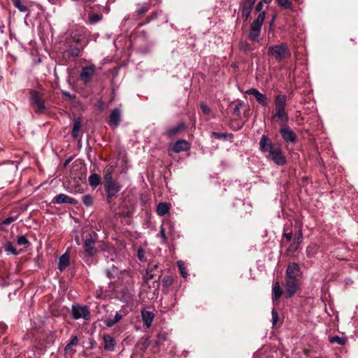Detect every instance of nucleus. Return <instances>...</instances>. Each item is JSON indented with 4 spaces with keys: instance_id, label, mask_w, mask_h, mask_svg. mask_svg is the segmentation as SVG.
Masks as SVG:
<instances>
[{
    "instance_id": "obj_45",
    "label": "nucleus",
    "mask_w": 358,
    "mask_h": 358,
    "mask_svg": "<svg viewBox=\"0 0 358 358\" xmlns=\"http://www.w3.org/2000/svg\"><path fill=\"white\" fill-rule=\"evenodd\" d=\"M17 243L19 245H24L29 243L28 239L27 238L26 236L22 235L17 237Z\"/></svg>"
},
{
    "instance_id": "obj_39",
    "label": "nucleus",
    "mask_w": 358,
    "mask_h": 358,
    "mask_svg": "<svg viewBox=\"0 0 358 358\" xmlns=\"http://www.w3.org/2000/svg\"><path fill=\"white\" fill-rule=\"evenodd\" d=\"M67 52L70 56L76 57L79 55L80 50L77 47L70 46Z\"/></svg>"
},
{
    "instance_id": "obj_7",
    "label": "nucleus",
    "mask_w": 358,
    "mask_h": 358,
    "mask_svg": "<svg viewBox=\"0 0 358 358\" xmlns=\"http://www.w3.org/2000/svg\"><path fill=\"white\" fill-rule=\"evenodd\" d=\"M30 103L38 112H42L45 108L44 100L36 91H32L31 92Z\"/></svg>"
},
{
    "instance_id": "obj_10",
    "label": "nucleus",
    "mask_w": 358,
    "mask_h": 358,
    "mask_svg": "<svg viewBox=\"0 0 358 358\" xmlns=\"http://www.w3.org/2000/svg\"><path fill=\"white\" fill-rule=\"evenodd\" d=\"M285 289L287 297L291 298L296 292L299 288V280H285Z\"/></svg>"
},
{
    "instance_id": "obj_9",
    "label": "nucleus",
    "mask_w": 358,
    "mask_h": 358,
    "mask_svg": "<svg viewBox=\"0 0 358 358\" xmlns=\"http://www.w3.org/2000/svg\"><path fill=\"white\" fill-rule=\"evenodd\" d=\"M266 157L278 166H284L287 162L286 157L282 152L281 147H279L270 155H266Z\"/></svg>"
},
{
    "instance_id": "obj_36",
    "label": "nucleus",
    "mask_w": 358,
    "mask_h": 358,
    "mask_svg": "<svg viewBox=\"0 0 358 358\" xmlns=\"http://www.w3.org/2000/svg\"><path fill=\"white\" fill-rule=\"evenodd\" d=\"M83 203L86 206H91L93 204L94 199L93 197L90 194H85L82 196Z\"/></svg>"
},
{
    "instance_id": "obj_25",
    "label": "nucleus",
    "mask_w": 358,
    "mask_h": 358,
    "mask_svg": "<svg viewBox=\"0 0 358 358\" xmlns=\"http://www.w3.org/2000/svg\"><path fill=\"white\" fill-rule=\"evenodd\" d=\"M169 210V206L166 203H159L157 207V213L159 215L163 216Z\"/></svg>"
},
{
    "instance_id": "obj_35",
    "label": "nucleus",
    "mask_w": 358,
    "mask_h": 358,
    "mask_svg": "<svg viewBox=\"0 0 358 358\" xmlns=\"http://www.w3.org/2000/svg\"><path fill=\"white\" fill-rule=\"evenodd\" d=\"M14 6L21 12H26L28 8L26 6L22 3L21 0H12Z\"/></svg>"
},
{
    "instance_id": "obj_1",
    "label": "nucleus",
    "mask_w": 358,
    "mask_h": 358,
    "mask_svg": "<svg viewBox=\"0 0 358 358\" xmlns=\"http://www.w3.org/2000/svg\"><path fill=\"white\" fill-rule=\"evenodd\" d=\"M287 96L284 94H277L275 96V113L273 116V119L277 121L280 120L282 123L288 121V114L285 112V106Z\"/></svg>"
},
{
    "instance_id": "obj_8",
    "label": "nucleus",
    "mask_w": 358,
    "mask_h": 358,
    "mask_svg": "<svg viewBox=\"0 0 358 358\" xmlns=\"http://www.w3.org/2000/svg\"><path fill=\"white\" fill-rule=\"evenodd\" d=\"M280 133L287 143H295L296 142L297 136L289 127L284 125L280 129Z\"/></svg>"
},
{
    "instance_id": "obj_21",
    "label": "nucleus",
    "mask_w": 358,
    "mask_h": 358,
    "mask_svg": "<svg viewBox=\"0 0 358 358\" xmlns=\"http://www.w3.org/2000/svg\"><path fill=\"white\" fill-rule=\"evenodd\" d=\"M94 243L95 241L92 238L91 236L85 241L84 245L85 250L90 255H92L95 253Z\"/></svg>"
},
{
    "instance_id": "obj_30",
    "label": "nucleus",
    "mask_w": 358,
    "mask_h": 358,
    "mask_svg": "<svg viewBox=\"0 0 358 358\" xmlns=\"http://www.w3.org/2000/svg\"><path fill=\"white\" fill-rule=\"evenodd\" d=\"M211 136L215 138H217V139H222V140H226V139H227V138H233V135L231 134L220 133V132H215V131L212 132Z\"/></svg>"
},
{
    "instance_id": "obj_29",
    "label": "nucleus",
    "mask_w": 358,
    "mask_h": 358,
    "mask_svg": "<svg viewBox=\"0 0 358 358\" xmlns=\"http://www.w3.org/2000/svg\"><path fill=\"white\" fill-rule=\"evenodd\" d=\"M239 47L240 50L244 52H250L255 50L254 46L247 41H241Z\"/></svg>"
},
{
    "instance_id": "obj_27",
    "label": "nucleus",
    "mask_w": 358,
    "mask_h": 358,
    "mask_svg": "<svg viewBox=\"0 0 358 358\" xmlns=\"http://www.w3.org/2000/svg\"><path fill=\"white\" fill-rule=\"evenodd\" d=\"M306 255L308 258L314 257L318 252V246L313 244L306 248Z\"/></svg>"
},
{
    "instance_id": "obj_5",
    "label": "nucleus",
    "mask_w": 358,
    "mask_h": 358,
    "mask_svg": "<svg viewBox=\"0 0 358 358\" xmlns=\"http://www.w3.org/2000/svg\"><path fill=\"white\" fill-rule=\"evenodd\" d=\"M71 317L74 320L84 319L89 320L90 319V313L87 306H81L79 305L73 306L71 310Z\"/></svg>"
},
{
    "instance_id": "obj_46",
    "label": "nucleus",
    "mask_w": 358,
    "mask_h": 358,
    "mask_svg": "<svg viewBox=\"0 0 358 358\" xmlns=\"http://www.w3.org/2000/svg\"><path fill=\"white\" fill-rule=\"evenodd\" d=\"M158 236H160L162 239V243H166L167 241V238L166 236L165 229L164 228L163 225L160 227V231L158 234Z\"/></svg>"
},
{
    "instance_id": "obj_44",
    "label": "nucleus",
    "mask_w": 358,
    "mask_h": 358,
    "mask_svg": "<svg viewBox=\"0 0 358 358\" xmlns=\"http://www.w3.org/2000/svg\"><path fill=\"white\" fill-rule=\"evenodd\" d=\"M271 315H272V324H273V327H274L276 325L277 322H278L279 315H278V312L275 309L272 310Z\"/></svg>"
},
{
    "instance_id": "obj_33",
    "label": "nucleus",
    "mask_w": 358,
    "mask_h": 358,
    "mask_svg": "<svg viewBox=\"0 0 358 358\" xmlns=\"http://www.w3.org/2000/svg\"><path fill=\"white\" fill-rule=\"evenodd\" d=\"M279 6L284 9H291L292 3L289 0H275Z\"/></svg>"
},
{
    "instance_id": "obj_13",
    "label": "nucleus",
    "mask_w": 358,
    "mask_h": 358,
    "mask_svg": "<svg viewBox=\"0 0 358 358\" xmlns=\"http://www.w3.org/2000/svg\"><path fill=\"white\" fill-rule=\"evenodd\" d=\"M300 268L297 264H289L286 271V279L288 280H298L299 276Z\"/></svg>"
},
{
    "instance_id": "obj_50",
    "label": "nucleus",
    "mask_w": 358,
    "mask_h": 358,
    "mask_svg": "<svg viewBox=\"0 0 358 358\" xmlns=\"http://www.w3.org/2000/svg\"><path fill=\"white\" fill-rule=\"evenodd\" d=\"M153 278V275L150 273L148 270L146 271L145 275L144 276V279L145 282H148L149 280Z\"/></svg>"
},
{
    "instance_id": "obj_4",
    "label": "nucleus",
    "mask_w": 358,
    "mask_h": 358,
    "mask_svg": "<svg viewBox=\"0 0 358 358\" xmlns=\"http://www.w3.org/2000/svg\"><path fill=\"white\" fill-rule=\"evenodd\" d=\"M279 147H280V145L273 144L267 136H262L259 141V149L263 153L266 154V155H270Z\"/></svg>"
},
{
    "instance_id": "obj_51",
    "label": "nucleus",
    "mask_w": 358,
    "mask_h": 358,
    "mask_svg": "<svg viewBox=\"0 0 358 358\" xmlns=\"http://www.w3.org/2000/svg\"><path fill=\"white\" fill-rule=\"evenodd\" d=\"M139 259L143 260L144 258V251L142 248H139L137 252Z\"/></svg>"
},
{
    "instance_id": "obj_17",
    "label": "nucleus",
    "mask_w": 358,
    "mask_h": 358,
    "mask_svg": "<svg viewBox=\"0 0 358 358\" xmlns=\"http://www.w3.org/2000/svg\"><path fill=\"white\" fill-rule=\"evenodd\" d=\"M189 148V143L183 139L178 140L172 145V150L176 153H179L182 151H187Z\"/></svg>"
},
{
    "instance_id": "obj_26",
    "label": "nucleus",
    "mask_w": 358,
    "mask_h": 358,
    "mask_svg": "<svg viewBox=\"0 0 358 358\" xmlns=\"http://www.w3.org/2000/svg\"><path fill=\"white\" fill-rule=\"evenodd\" d=\"M80 127H81L80 120L79 118H78L74 121L73 129L71 131V135L73 138H78L80 130Z\"/></svg>"
},
{
    "instance_id": "obj_43",
    "label": "nucleus",
    "mask_w": 358,
    "mask_h": 358,
    "mask_svg": "<svg viewBox=\"0 0 358 358\" xmlns=\"http://www.w3.org/2000/svg\"><path fill=\"white\" fill-rule=\"evenodd\" d=\"M120 272V270L117 266L113 265L111 270L108 271V276L117 275Z\"/></svg>"
},
{
    "instance_id": "obj_15",
    "label": "nucleus",
    "mask_w": 358,
    "mask_h": 358,
    "mask_svg": "<svg viewBox=\"0 0 358 358\" xmlns=\"http://www.w3.org/2000/svg\"><path fill=\"white\" fill-rule=\"evenodd\" d=\"M53 202L57 204L62 203H69V204H76L77 201L64 194H59L56 195L53 199Z\"/></svg>"
},
{
    "instance_id": "obj_18",
    "label": "nucleus",
    "mask_w": 358,
    "mask_h": 358,
    "mask_svg": "<svg viewBox=\"0 0 358 358\" xmlns=\"http://www.w3.org/2000/svg\"><path fill=\"white\" fill-rule=\"evenodd\" d=\"M120 120L121 111L118 108H115L110 115L109 124L113 127H117L120 124Z\"/></svg>"
},
{
    "instance_id": "obj_34",
    "label": "nucleus",
    "mask_w": 358,
    "mask_h": 358,
    "mask_svg": "<svg viewBox=\"0 0 358 358\" xmlns=\"http://www.w3.org/2000/svg\"><path fill=\"white\" fill-rule=\"evenodd\" d=\"M149 8H150V3H148L139 4L136 12H137L138 15L141 16V15H143V14H145L148 10Z\"/></svg>"
},
{
    "instance_id": "obj_42",
    "label": "nucleus",
    "mask_w": 358,
    "mask_h": 358,
    "mask_svg": "<svg viewBox=\"0 0 358 358\" xmlns=\"http://www.w3.org/2000/svg\"><path fill=\"white\" fill-rule=\"evenodd\" d=\"M5 251L8 253L16 255V249L13 247L11 243H7L5 245Z\"/></svg>"
},
{
    "instance_id": "obj_37",
    "label": "nucleus",
    "mask_w": 358,
    "mask_h": 358,
    "mask_svg": "<svg viewBox=\"0 0 358 358\" xmlns=\"http://www.w3.org/2000/svg\"><path fill=\"white\" fill-rule=\"evenodd\" d=\"M78 343V338L77 336H72L71 341L65 346V351L69 350L73 345H77Z\"/></svg>"
},
{
    "instance_id": "obj_16",
    "label": "nucleus",
    "mask_w": 358,
    "mask_h": 358,
    "mask_svg": "<svg viewBox=\"0 0 358 358\" xmlns=\"http://www.w3.org/2000/svg\"><path fill=\"white\" fill-rule=\"evenodd\" d=\"M103 339L104 342V350L106 351L113 352L117 344L115 338L109 334H104Z\"/></svg>"
},
{
    "instance_id": "obj_23",
    "label": "nucleus",
    "mask_w": 358,
    "mask_h": 358,
    "mask_svg": "<svg viewBox=\"0 0 358 358\" xmlns=\"http://www.w3.org/2000/svg\"><path fill=\"white\" fill-rule=\"evenodd\" d=\"M69 264V257L66 252L63 254L59 259L58 269L60 271H64Z\"/></svg>"
},
{
    "instance_id": "obj_32",
    "label": "nucleus",
    "mask_w": 358,
    "mask_h": 358,
    "mask_svg": "<svg viewBox=\"0 0 358 358\" xmlns=\"http://www.w3.org/2000/svg\"><path fill=\"white\" fill-rule=\"evenodd\" d=\"M329 342L331 343H338L341 345H343L345 344L346 338L343 337H340L338 336H334L329 338Z\"/></svg>"
},
{
    "instance_id": "obj_20",
    "label": "nucleus",
    "mask_w": 358,
    "mask_h": 358,
    "mask_svg": "<svg viewBox=\"0 0 358 358\" xmlns=\"http://www.w3.org/2000/svg\"><path fill=\"white\" fill-rule=\"evenodd\" d=\"M185 128V124L184 122H180L178 124L169 128L166 129L165 134L169 137L171 138L173 136H176L178 134L180 131H181Z\"/></svg>"
},
{
    "instance_id": "obj_38",
    "label": "nucleus",
    "mask_w": 358,
    "mask_h": 358,
    "mask_svg": "<svg viewBox=\"0 0 358 358\" xmlns=\"http://www.w3.org/2000/svg\"><path fill=\"white\" fill-rule=\"evenodd\" d=\"M178 267L180 270V274L183 278L187 276V273L185 271V264L182 261L180 260L177 262Z\"/></svg>"
},
{
    "instance_id": "obj_11",
    "label": "nucleus",
    "mask_w": 358,
    "mask_h": 358,
    "mask_svg": "<svg viewBox=\"0 0 358 358\" xmlns=\"http://www.w3.org/2000/svg\"><path fill=\"white\" fill-rule=\"evenodd\" d=\"M104 187L107 194V197L110 199L115 196L121 189V186L116 180L105 184Z\"/></svg>"
},
{
    "instance_id": "obj_56",
    "label": "nucleus",
    "mask_w": 358,
    "mask_h": 358,
    "mask_svg": "<svg viewBox=\"0 0 358 358\" xmlns=\"http://www.w3.org/2000/svg\"><path fill=\"white\" fill-rule=\"evenodd\" d=\"M97 358H101V357H97Z\"/></svg>"
},
{
    "instance_id": "obj_24",
    "label": "nucleus",
    "mask_w": 358,
    "mask_h": 358,
    "mask_svg": "<svg viewBox=\"0 0 358 358\" xmlns=\"http://www.w3.org/2000/svg\"><path fill=\"white\" fill-rule=\"evenodd\" d=\"M122 318V315L120 314L118 312H117L113 318L106 319V320L104 321V323L106 327H111L114 326L117 322H118Z\"/></svg>"
},
{
    "instance_id": "obj_31",
    "label": "nucleus",
    "mask_w": 358,
    "mask_h": 358,
    "mask_svg": "<svg viewBox=\"0 0 358 358\" xmlns=\"http://www.w3.org/2000/svg\"><path fill=\"white\" fill-rule=\"evenodd\" d=\"M90 186L96 187L100 183V176L96 173H92L89 177Z\"/></svg>"
},
{
    "instance_id": "obj_6",
    "label": "nucleus",
    "mask_w": 358,
    "mask_h": 358,
    "mask_svg": "<svg viewBox=\"0 0 358 358\" xmlns=\"http://www.w3.org/2000/svg\"><path fill=\"white\" fill-rule=\"evenodd\" d=\"M255 2L256 0H241L239 8L243 21L248 20Z\"/></svg>"
},
{
    "instance_id": "obj_40",
    "label": "nucleus",
    "mask_w": 358,
    "mask_h": 358,
    "mask_svg": "<svg viewBox=\"0 0 358 358\" xmlns=\"http://www.w3.org/2000/svg\"><path fill=\"white\" fill-rule=\"evenodd\" d=\"M101 16L99 14L91 13L89 15V22L90 24H94L101 20Z\"/></svg>"
},
{
    "instance_id": "obj_41",
    "label": "nucleus",
    "mask_w": 358,
    "mask_h": 358,
    "mask_svg": "<svg viewBox=\"0 0 358 358\" xmlns=\"http://www.w3.org/2000/svg\"><path fill=\"white\" fill-rule=\"evenodd\" d=\"M17 218H18V215H10V216L6 217V219H4L2 221V224H5V225H8V224H11L12 222H13L14 221H15Z\"/></svg>"
},
{
    "instance_id": "obj_14",
    "label": "nucleus",
    "mask_w": 358,
    "mask_h": 358,
    "mask_svg": "<svg viewBox=\"0 0 358 358\" xmlns=\"http://www.w3.org/2000/svg\"><path fill=\"white\" fill-rule=\"evenodd\" d=\"M94 74V68L92 66H84L80 75V80L85 83H88Z\"/></svg>"
},
{
    "instance_id": "obj_47",
    "label": "nucleus",
    "mask_w": 358,
    "mask_h": 358,
    "mask_svg": "<svg viewBox=\"0 0 358 358\" xmlns=\"http://www.w3.org/2000/svg\"><path fill=\"white\" fill-rule=\"evenodd\" d=\"M242 106H243V104L241 102H239L235 105L234 110H233V113L234 115H236V116L240 115V110L242 108Z\"/></svg>"
},
{
    "instance_id": "obj_12",
    "label": "nucleus",
    "mask_w": 358,
    "mask_h": 358,
    "mask_svg": "<svg viewBox=\"0 0 358 358\" xmlns=\"http://www.w3.org/2000/svg\"><path fill=\"white\" fill-rule=\"evenodd\" d=\"M246 94L253 95L257 101L262 105L263 106H266L268 103V99L266 96L262 93H261L256 88H251L246 91Z\"/></svg>"
},
{
    "instance_id": "obj_2",
    "label": "nucleus",
    "mask_w": 358,
    "mask_h": 358,
    "mask_svg": "<svg viewBox=\"0 0 358 358\" xmlns=\"http://www.w3.org/2000/svg\"><path fill=\"white\" fill-rule=\"evenodd\" d=\"M268 55L273 57L277 61L280 62L291 55L290 50L287 43H282L278 45H271L268 48Z\"/></svg>"
},
{
    "instance_id": "obj_49",
    "label": "nucleus",
    "mask_w": 358,
    "mask_h": 358,
    "mask_svg": "<svg viewBox=\"0 0 358 358\" xmlns=\"http://www.w3.org/2000/svg\"><path fill=\"white\" fill-rule=\"evenodd\" d=\"M296 238L298 241V244H300L303 239V233L301 229H299L297 234H296Z\"/></svg>"
},
{
    "instance_id": "obj_53",
    "label": "nucleus",
    "mask_w": 358,
    "mask_h": 358,
    "mask_svg": "<svg viewBox=\"0 0 358 358\" xmlns=\"http://www.w3.org/2000/svg\"><path fill=\"white\" fill-rule=\"evenodd\" d=\"M283 236L287 241H290L292 238V234L291 232L284 233Z\"/></svg>"
},
{
    "instance_id": "obj_3",
    "label": "nucleus",
    "mask_w": 358,
    "mask_h": 358,
    "mask_svg": "<svg viewBox=\"0 0 358 358\" xmlns=\"http://www.w3.org/2000/svg\"><path fill=\"white\" fill-rule=\"evenodd\" d=\"M266 16L265 12L260 13L257 17L251 23L248 38L253 42H259L262 24L264 22Z\"/></svg>"
},
{
    "instance_id": "obj_54",
    "label": "nucleus",
    "mask_w": 358,
    "mask_h": 358,
    "mask_svg": "<svg viewBox=\"0 0 358 358\" xmlns=\"http://www.w3.org/2000/svg\"><path fill=\"white\" fill-rule=\"evenodd\" d=\"M157 338L161 340H166V334H159L157 335Z\"/></svg>"
},
{
    "instance_id": "obj_22",
    "label": "nucleus",
    "mask_w": 358,
    "mask_h": 358,
    "mask_svg": "<svg viewBox=\"0 0 358 358\" xmlns=\"http://www.w3.org/2000/svg\"><path fill=\"white\" fill-rule=\"evenodd\" d=\"M282 293V290L280 288V284L278 282H275L273 285L272 287V300L273 301H278Z\"/></svg>"
},
{
    "instance_id": "obj_48",
    "label": "nucleus",
    "mask_w": 358,
    "mask_h": 358,
    "mask_svg": "<svg viewBox=\"0 0 358 358\" xmlns=\"http://www.w3.org/2000/svg\"><path fill=\"white\" fill-rule=\"evenodd\" d=\"M201 109L205 115H210L211 113L210 108L204 103H201Z\"/></svg>"
},
{
    "instance_id": "obj_19",
    "label": "nucleus",
    "mask_w": 358,
    "mask_h": 358,
    "mask_svg": "<svg viewBox=\"0 0 358 358\" xmlns=\"http://www.w3.org/2000/svg\"><path fill=\"white\" fill-rule=\"evenodd\" d=\"M141 317L144 326L146 328H150L155 317V314L151 311L143 310L141 311Z\"/></svg>"
},
{
    "instance_id": "obj_55",
    "label": "nucleus",
    "mask_w": 358,
    "mask_h": 358,
    "mask_svg": "<svg viewBox=\"0 0 358 358\" xmlns=\"http://www.w3.org/2000/svg\"><path fill=\"white\" fill-rule=\"evenodd\" d=\"M262 1H264L265 3H270L272 0H262Z\"/></svg>"
},
{
    "instance_id": "obj_52",
    "label": "nucleus",
    "mask_w": 358,
    "mask_h": 358,
    "mask_svg": "<svg viewBox=\"0 0 358 358\" xmlns=\"http://www.w3.org/2000/svg\"><path fill=\"white\" fill-rule=\"evenodd\" d=\"M263 2L262 1H259L255 8L256 11L259 12V13L262 12Z\"/></svg>"
},
{
    "instance_id": "obj_28",
    "label": "nucleus",
    "mask_w": 358,
    "mask_h": 358,
    "mask_svg": "<svg viewBox=\"0 0 358 358\" xmlns=\"http://www.w3.org/2000/svg\"><path fill=\"white\" fill-rule=\"evenodd\" d=\"M113 167L110 166L107 168L105 171V173L103 176V185L110 182L113 181Z\"/></svg>"
}]
</instances>
